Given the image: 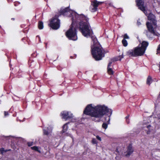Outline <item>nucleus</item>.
Instances as JSON below:
<instances>
[{"label": "nucleus", "mask_w": 160, "mask_h": 160, "mask_svg": "<svg viewBox=\"0 0 160 160\" xmlns=\"http://www.w3.org/2000/svg\"><path fill=\"white\" fill-rule=\"evenodd\" d=\"M47 129L48 130L45 129L43 130V133L44 135H48L52 132V129L51 128H48Z\"/></svg>", "instance_id": "nucleus-15"}, {"label": "nucleus", "mask_w": 160, "mask_h": 160, "mask_svg": "<svg viewBox=\"0 0 160 160\" xmlns=\"http://www.w3.org/2000/svg\"><path fill=\"white\" fill-rule=\"evenodd\" d=\"M96 138H97L100 141H101V139L100 137L98 136H96Z\"/></svg>", "instance_id": "nucleus-33"}, {"label": "nucleus", "mask_w": 160, "mask_h": 160, "mask_svg": "<svg viewBox=\"0 0 160 160\" xmlns=\"http://www.w3.org/2000/svg\"><path fill=\"white\" fill-rule=\"evenodd\" d=\"M0 152L2 154H3L4 152H5V150L4 148H2L0 149Z\"/></svg>", "instance_id": "nucleus-26"}, {"label": "nucleus", "mask_w": 160, "mask_h": 160, "mask_svg": "<svg viewBox=\"0 0 160 160\" xmlns=\"http://www.w3.org/2000/svg\"><path fill=\"white\" fill-rule=\"evenodd\" d=\"M38 27L39 29H42L43 28V24L42 21H39L38 22Z\"/></svg>", "instance_id": "nucleus-16"}, {"label": "nucleus", "mask_w": 160, "mask_h": 160, "mask_svg": "<svg viewBox=\"0 0 160 160\" xmlns=\"http://www.w3.org/2000/svg\"><path fill=\"white\" fill-rule=\"evenodd\" d=\"M112 64V62H110L108 64L107 68H110V67L111 66Z\"/></svg>", "instance_id": "nucleus-30"}, {"label": "nucleus", "mask_w": 160, "mask_h": 160, "mask_svg": "<svg viewBox=\"0 0 160 160\" xmlns=\"http://www.w3.org/2000/svg\"><path fill=\"white\" fill-rule=\"evenodd\" d=\"M136 2L138 8L142 11L148 17L149 14L148 13L147 11L146 10L145 7L144 6V2L142 0H136Z\"/></svg>", "instance_id": "nucleus-6"}, {"label": "nucleus", "mask_w": 160, "mask_h": 160, "mask_svg": "<svg viewBox=\"0 0 160 160\" xmlns=\"http://www.w3.org/2000/svg\"><path fill=\"white\" fill-rule=\"evenodd\" d=\"M145 52L144 51L138 46L133 49L129 50L126 52V55L129 57H137L143 55Z\"/></svg>", "instance_id": "nucleus-4"}, {"label": "nucleus", "mask_w": 160, "mask_h": 160, "mask_svg": "<svg viewBox=\"0 0 160 160\" xmlns=\"http://www.w3.org/2000/svg\"><path fill=\"white\" fill-rule=\"evenodd\" d=\"M8 2L9 3L12 2V0H7Z\"/></svg>", "instance_id": "nucleus-37"}, {"label": "nucleus", "mask_w": 160, "mask_h": 160, "mask_svg": "<svg viewBox=\"0 0 160 160\" xmlns=\"http://www.w3.org/2000/svg\"><path fill=\"white\" fill-rule=\"evenodd\" d=\"M128 117H129V116H127L126 117V120H128Z\"/></svg>", "instance_id": "nucleus-40"}, {"label": "nucleus", "mask_w": 160, "mask_h": 160, "mask_svg": "<svg viewBox=\"0 0 160 160\" xmlns=\"http://www.w3.org/2000/svg\"><path fill=\"white\" fill-rule=\"evenodd\" d=\"M27 40V38L25 37L23 38L22 39V40L23 42H25V41H26Z\"/></svg>", "instance_id": "nucleus-32"}, {"label": "nucleus", "mask_w": 160, "mask_h": 160, "mask_svg": "<svg viewBox=\"0 0 160 160\" xmlns=\"http://www.w3.org/2000/svg\"><path fill=\"white\" fill-rule=\"evenodd\" d=\"M146 25L148 31L151 33L155 35V32L152 26L153 25L152 23H150L149 22H147Z\"/></svg>", "instance_id": "nucleus-11"}, {"label": "nucleus", "mask_w": 160, "mask_h": 160, "mask_svg": "<svg viewBox=\"0 0 160 160\" xmlns=\"http://www.w3.org/2000/svg\"><path fill=\"white\" fill-rule=\"evenodd\" d=\"M150 131L149 130L147 132V134H149L150 133Z\"/></svg>", "instance_id": "nucleus-39"}, {"label": "nucleus", "mask_w": 160, "mask_h": 160, "mask_svg": "<svg viewBox=\"0 0 160 160\" xmlns=\"http://www.w3.org/2000/svg\"><path fill=\"white\" fill-rule=\"evenodd\" d=\"M133 152V150L132 148V146L130 145L128 147L127 151L126 152H125L124 155L127 157H128Z\"/></svg>", "instance_id": "nucleus-12"}, {"label": "nucleus", "mask_w": 160, "mask_h": 160, "mask_svg": "<svg viewBox=\"0 0 160 160\" xmlns=\"http://www.w3.org/2000/svg\"><path fill=\"white\" fill-rule=\"evenodd\" d=\"M160 53V44L158 45V48L157 49V54H158Z\"/></svg>", "instance_id": "nucleus-23"}, {"label": "nucleus", "mask_w": 160, "mask_h": 160, "mask_svg": "<svg viewBox=\"0 0 160 160\" xmlns=\"http://www.w3.org/2000/svg\"><path fill=\"white\" fill-rule=\"evenodd\" d=\"M102 127L103 128L106 129L108 127V124L104 123L102 124Z\"/></svg>", "instance_id": "nucleus-22"}, {"label": "nucleus", "mask_w": 160, "mask_h": 160, "mask_svg": "<svg viewBox=\"0 0 160 160\" xmlns=\"http://www.w3.org/2000/svg\"><path fill=\"white\" fill-rule=\"evenodd\" d=\"M122 42L124 46L126 47L127 46L128 43L126 39H123Z\"/></svg>", "instance_id": "nucleus-19"}, {"label": "nucleus", "mask_w": 160, "mask_h": 160, "mask_svg": "<svg viewBox=\"0 0 160 160\" xmlns=\"http://www.w3.org/2000/svg\"><path fill=\"white\" fill-rule=\"evenodd\" d=\"M112 64V62H110L108 64L107 68H110V67L111 66Z\"/></svg>", "instance_id": "nucleus-29"}, {"label": "nucleus", "mask_w": 160, "mask_h": 160, "mask_svg": "<svg viewBox=\"0 0 160 160\" xmlns=\"http://www.w3.org/2000/svg\"><path fill=\"white\" fill-rule=\"evenodd\" d=\"M11 20H13V21H14L15 20V18H11Z\"/></svg>", "instance_id": "nucleus-42"}, {"label": "nucleus", "mask_w": 160, "mask_h": 160, "mask_svg": "<svg viewBox=\"0 0 160 160\" xmlns=\"http://www.w3.org/2000/svg\"><path fill=\"white\" fill-rule=\"evenodd\" d=\"M92 143L93 144H95L97 143V141L95 138H92Z\"/></svg>", "instance_id": "nucleus-25"}, {"label": "nucleus", "mask_w": 160, "mask_h": 160, "mask_svg": "<svg viewBox=\"0 0 160 160\" xmlns=\"http://www.w3.org/2000/svg\"><path fill=\"white\" fill-rule=\"evenodd\" d=\"M47 43H45V44H46V48H47Z\"/></svg>", "instance_id": "nucleus-44"}, {"label": "nucleus", "mask_w": 160, "mask_h": 160, "mask_svg": "<svg viewBox=\"0 0 160 160\" xmlns=\"http://www.w3.org/2000/svg\"><path fill=\"white\" fill-rule=\"evenodd\" d=\"M70 9L69 7H68L63 9H61L59 12L58 14L57 15V17H58L61 15L63 16H66L68 15V12L69 11Z\"/></svg>", "instance_id": "nucleus-10"}, {"label": "nucleus", "mask_w": 160, "mask_h": 160, "mask_svg": "<svg viewBox=\"0 0 160 160\" xmlns=\"http://www.w3.org/2000/svg\"><path fill=\"white\" fill-rule=\"evenodd\" d=\"M106 118H108V121L107 122H108V123L109 124V121H110V118L109 117H108V116L107 117H104V118L105 119H106Z\"/></svg>", "instance_id": "nucleus-31"}, {"label": "nucleus", "mask_w": 160, "mask_h": 160, "mask_svg": "<svg viewBox=\"0 0 160 160\" xmlns=\"http://www.w3.org/2000/svg\"><path fill=\"white\" fill-rule=\"evenodd\" d=\"M111 110L104 105L95 106L91 104L88 105L84 111V114L97 118H102L107 112H111Z\"/></svg>", "instance_id": "nucleus-2"}, {"label": "nucleus", "mask_w": 160, "mask_h": 160, "mask_svg": "<svg viewBox=\"0 0 160 160\" xmlns=\"http://www.w3.org/2000/svg\"><path fill=\"white\" fill-rule=\"evenodd\" d=\"M68 123L65 124L63 127V130L62 131L63 133L65 132L68 130V127L67 126Z\"/></svg>", "instance_id": "nucleus-18"}, {"label": "nucleus", "mask_w": 160, "mask_h": 160, "mask_svg": "<svg viewBox=\"0 0 160 160\" xmlns=\"http://www.w3.org/2000/svg\"><path fill=\"white\" fill-rule=\"evenodd\" d=\"M160 95V93L159 94L158 96H159Z\"/></svg>", "instance_id": "nucleus-48"}, {"label": "nucleus", "mask_w": 160, "mask_h": 160, "mask_svg": "<svg viewBox=\"0 0 160 160\" xmlns=\"http://www.w3.org/2000/svg\"><path fill=\"white\" fill-rule=\"evenodd\" d=\"M107 118H106V119H105V120H107V119H106Z\"/></svg>", "instance_id": "nucleus-46"}, {"label": "nucleus", "mask_w": 160, "mask_h": 160, "mask_svg": "<svg viewBox=\"0 0 160 160\" xmlns=\"http://www.w3.org/2000/svg\"><path fill=\"white\" fill-rule=\"evenodd\" d=\"M32 57H35L37 56V54L36 53H32Z\"/></svg>", "instance_id": "nucleus-34"}, {"label": "nucleus", "mask_w": 160, "mask_h": 160, "mask_svg": "<svg viewBox=\"0 0 160 160\" xmlns=\"http://www.w3.org/2000/svg\"><path fill=\"white\" fill-rule=\"evenodd\" d=\"M11 150V149H7L6 150H5V152H7L8 151H9Z\"/></svg>", "instance_id": "nucleus-38"}, {"label": "nucleus", "mask_w": 160, "mask_h": 160, "mask_svg": "<svg viewBox=\"0 0 160 160\" xmlns=\"http://www.w3.org/2000/svg\"><path fill=\"white\" fill-rule=\"evenodd\" d=\"M129 39V37L128 35L127 34H125L123 36V39Z\"/></svg>", "instance_id": "nucleus-24"}, {"label": "nucleus", "mask_w": 160, "mask_h": 160, "mask_svg": "<svg viewBox=\"0 0 160 160\" xmlns=\"http://www.w3.org/2000/svg\"><path fill=\"white\" fill-rule=\"evenodd\" d=\"M49 26L53 30H57L60 26V20L56 15L50 21Z\"/></svg>", "instance_id": "nucleus-5"}, {"label": "nucleus", "mask_w": 160, "mask_h": 160, "mask_svg": "<svg viewBox=\"0 0 160 160\" xmlns=\"http://www.w3.org/2000/svg\"><path fill=\"white\" fill-rule=\"evenodd\" d=\"M8 112H5V111L4 112V116H6L7 115H8Z\"/></svg>", "instance_id": "nucleus-35"}, {"label": "nucleus", "mask_w": 160, "mask_h": 160, "mask_svg": "<svg viewBox=\"0 0 160 160\" xmlns=\"http://www.w3.org/2000/svg\"><path fill=\"white\" fill-rule=\"evenodd\" d=\"M126 121L128 123H129V122L128 120H126Z\"/></svg>", "instance_id": "nucleus-43"}, {"label": "nucleus", "mask_w": 160, "mask_h": 160, "mask_svg": "<svg viewBox=\"0 0 160 160\" xmlns=\"http://www.w3.org/2000/svg\"><path fill=\"white\" fill-rule=\"evenodd\" d=\"M148 20L150 22V23H152L153 26H157V21L156 20L155 16L151 12L149 13L148 16Z\"/></svg>", "instance_id": "nucleus-9"}, {"label": "nucleus", "mask_w": 160, "mask_h": 160, "mask_svg": "<svg viewBox=\"0 0 160 160\" xmlns=\"http://www.w3.org/2000/svg\"><path fill=\"white\" fill-rule=\"evenodd\" d=\"M153 80L150 76H148L146 80V84L147 85L150 86Z\"/></svg>", "instance_id": "nucleus-14"}, {"label": "nucleus", "mask_w": 160, "mask_h": 160, "mask_svg": "<svg viewBox=\"0 0 160 160\" xmlns=\"http://www.w3.org/2000/svg\"><path fill=\"white\" fill-rule=\"evenodd\" d=\"M158 67H159V70H160V64H158Z\"/></svg>", "instance_id": "nucleus-41"}, {"label": "nucleus", "mask_w": 160, "mask_h": 160, "mask_svg": "<svg viewBox=\"0 0 160 160\" xmlns=\"http://www.w3.org/2000/svg\"><path fill=\"white\" fill-rule=\"evenodd\" d=\"M31 148L32 150H33L36 151H38L39 152H40V151L38 150V148L37 146H35L34 147H32Z\"/></svg>", "instance_id": "nucleus-20"}, {"label": "nucleus", "mask_w": 160, "mask_h": 160, "mask_svg": "<svg viewBox=\"0 0 160 160\" xmlns=\"http://www.w3.org/2000/svg\"><path fill=\"white\" fill-rule=\"evenodd\" d=\"M60 115L62 117V118L64 119L66 121L72 118L73 117L72 113L70 112L67 111H62L61 112Z\"/></svg>", "instance_id": "nucleus-7"}, {"label": "nucleus", "mask_w": 160, "mask_h": 160, "mask_svg": "<svg viewBox=\"0 0 160 160\" xmlns=\"http://www.w3.org/2000/svg\"><path fill=\"white\" fill-rule=\"evenodd\" d=\"M148 42L146 41H142L141 43V46L140 47L145 52L147 47L148 46Z\"/></svg>", "instance_id": "nucleus-13"}, {"label": "nucleus", "mask_w": 160, "mask_h": 160, "mask_svg": "<svg viewBox=\"0 0 160 160\" xmlns=\"http://www.w3.org/2000/svg\"><path fill=\"white\" fill-rule=\"evenodd\" d=\"M146 127L147 128H148V129H149V128L151 127V125H147L146 126Z\"/></svg>", "instance_id": "nucleus-36"}, {"label": "nucleus", "mask_w": 160, "mask_h": 160, "mask_svg": "<svg viewBox=\"0 0 160 160\" xmlns=\"http://www.w3.org/2000/svg\"><path fill=\"white\" fill-rule=\"evenodd\" d=\"M102 2L98 1L96 0H94L91 1V6L93 8H92V12H95L98 10V7L99 5L101 4Z\"/></svg>", "instance_id": "nucleus-8"}, {"label": "nucleus", "mask_w": 160, "mask_h": 160, "mask_svg": "<svg viewBox=\"0 0 160 160\" xmlns=\"http://www.w3.org/2000/svg\"><path fill=\"white\" fill-rule=\"evenodd\" d=\"M32 103H33V104H34V103H36V102H33Z\"/></svg>", "instance_id": "nucleus-45"}, {"label": "nucleus", "mask_w": 160, "mask_h": 160, "mask_svg": "<svg viewBox=\"0 0 160 160\" xmlns=\"http://www.w3.org/2000/svg\"><path fill=\"white\" fill-rule=\"evenodd\" d=\"M107 72L110 75H112L114 74V71L111 68H107Z\"/></svg>", "instance_id": "nucleus-17"}, {"label": "nucleus", "mask_w": 160, "mask_h": 160, "mask_svg": "<svg viewBox=\"0 0 160 160\" xmlns=\"http://www.w3.org/2000/svg\"><path fill=\"white\" fill-rule=\"evenodd\" d=\"M20 3L18 2H14V5L15 6H17L19 5Z\"/></svg>", "instance_id": "nucleus-27"}, {"label": "nucleus", "mask_w": 160, "mask_h": 160, "mask_svg": "<svg viewBox=\"0 0 160 160\" xmlns=\"http://www.w3.org/2000/svg\"><path fill=\"white\" fill-rule=\"evenodd\" d=\"M123 58V56L122 55H120L118 57L115 58L116 61L120 60L121 61L122 58Z\"/></svg>", "instance_id": "nucleus-21"}, {"label": "nucleus", "mask_w": 160, "mask_h": 160, "mask_svg": "<svg viewBox=\"0 0 160 160\" xmlns=\"http://www.w3.org/2000/svg\"><path fill=\"white\" fill-rule=\"evenodd\" d=\"M89 18L82 14H75L74 21L79 23V29L83 36L85 37H91L93 42L94 47H91V54L92 57L97 61L102 60L105 54L108 52L104 50L95 36L92 35V32L89 22Z\"/></svg>", "instance_id": "nucleus-1"}, {"label": "nucleus", "mask_w": 160, "mask_h": 160, "mask_svg": "<svg viewBox=\"0 0 160 160\" xmlns=\"http://www.w3.org/2000/svg\"><path fill=\"white\" fill-rule=\"evenodd\" d=\"M70 58H72V56H71V57H70Z\"/></svg>", "instance_id": "nucleus-47"}, {"label": "nucleus", "mask_w": 160, "mask_h": 160, "mask_svg": "<svg viewBox=\"0 0 160 160\" xmlns=\"http://www.w3.org/2000/svg\"><path fill=\"white\" fill-rule=\"evenodd\" d=\"M28 144L29 146H30L33 145V142H28Z\"/></svg>", "instance_id": "nucleus-28"}, {"label": "nucleus", "mask_w": 160, "mask_h": 160, "mask_svg": "<svg viewBox=\"0 0 160 160\" xmlns=\"http://www.w3.org/2000/svg\"><path fill=\"white\" fill-rule=\"evenodd\" d=\"M154 70L155 71H156V70Z\"/></svg>", "instance_id": "nucleus-49"}, {"label": "nucleus", "mask_w": 160, "mask_h": 160, "mask_svg": "<svg viewBox=\"0 0 160 160\" xmlns=\"http://www.w3.org/2000/svg\"><path fill=\"white\" fill-rule=\"evenodd\" d=\"M72 22L70 26V28L66 32V35L70 40L75 41L77 39V31L75 27H74L73 23L74 21V17L72 18Z\"/></svg>", "instance_id": "nucleus-3"}]
</instances>
